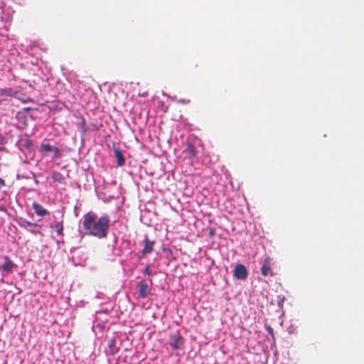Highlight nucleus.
Instances as JSON below:
<instances>
[{"instance_id": "nucleus-6", "label": "nucleus", "mask_w": 364, "mask_h": 364, "mask_svg": "<svg viewBox=\"0 0 364 364\" xmlns=\"http://www.w3.org/2000/svg\"><path fill=\"white\" fill-rule=\"evenodd\" d=\"M169 344L173 349H179L183 344V338L178 332L172 334L170 336Z\"/></svg>"}, {"instance_id": "nucleus-22", "label": "nucleus", "mask_w": 364, "mask_h": 364, "mask_svg": "<svg viewBox=\"0 0 364 364\" xmlns=\"http://www.w3.org/2000/svg\"><path fill=\"white\" fill-rule=\"evenodd\" d=\"M210 234L213 235V230L210 231Z\"/></svg>"}, {"instance_id": "nucleus-15", "label": "nucleus", "mask_w": 364, "mask_h": 364, "mask_svg": "<svg viewBox=\"0 0 364 364\" xmlns=\"http://www.w3.org/2000/svg\"><path fill=\"white\" fill-rule=\"evenodd\" d=\"M19 225L24 228V229H28V227H33V228H36L38 226H39V225L36 223H31L26 219H21V222L19 223Z\"/></svg>"}, {"instance_id": "nucleus-18", "label": "nucleus", "mask_w": 364, "mask_h": 364, "mask_svg": "<svg viewBox=\"0 0 364 364\" xmlns=\"http://www.w3.org/2000/svg\"><path fill=\"white\" fill-rule=\"evenodd\" d=\"M267 330H268L269 333H271L272 336H273V329L272 328V327L268 326Z\"/></svg>"}, {"instance_id": "nucleus-20", "label": "nucleus", "mask_w": 364, "mask_h": 364, "mask_svg": "<svg viewBox=\"0 0 364 364\" xmlns=\"http://www.w3.org/2000/svg\"><path fill=\"white\" fill-rule=\"evenodd\" d=\"M4 141V138L0 134V145L3 144V141Z\"/></svg>"}, {"instance_id": "nucleus-3", "label": "nucleus", "mask_w": 364, "mask_h": 364, "mask_svg": "<svg viewBox=\"0 0 364 364\" xmlns=\"http://www.w3.org/2000/svg\"><path fill=\"white\" fill-rule=\"evenodd\" d=\"M17 146L21 151L32 152L33 144L27 136H22L17 141Z\"/></svg>"}, {"instance_id": "nucleus-21", "label": "nucleus", "mask_w": 364, "mask_h": 364, "mask_svg": "<svg viewBox=\"0 0 364 364\" xmlns=\"http://www.w3.org/2000/svg\"><path fill=\"white\" fill-rule=\"evenodd\" d=\"M0 210H4V208H0Z\"/></svg>"}, {"instance_id": "nucleus-7", "label": "nucleus", "mask_w": 364, "mask_h": 364, "mask_svg": "<svg viewBox=\"0 0 364 364\" xmlns=\"http://www.w3.org/2000/svg\"><path fill=\"white\" fill-rule=\"evenodd\" d=\"M272 259L269 257H266L263 262V264H262V266L261 268L262 274L264 277H267L269 274L272 275Z\"/></svg>"}, {"instance_id": "nucleus-8", "label": "nucleus", "mask_w": 364, "mask_h": 364, "mask_svg": "<svg viewBox=\"0 0 364 364\" xmlns=\"http://www.w3.org/2000/svg\"><path fill=\"white\" fill-rule=\"evenodd\" d=\"M144 248L141 250V254L145 255L147 254H150L153 250L154 246L155 245L154 240H150L147 235L145 236L144 240L143 241Z\"/></svg>"}, {"instance_id": "nucleus-11", "label": "nucleus", "mask_w": 364, "mask_h": 364, "mask_svg": "<svg viewBox=\"0 0 364 364\" xmlns=\"http://www.w3.org/2000/svg\"><path fill=\"white\" fill-rule=\"evenodd\" d=\"M50 228L54 229L58 235H63V220L56 222L54 225H50Z\"/></svg>"}, {"instance_id": "nucleus-4", "label": "nucleus", "mask_w": 364, "mask_h": 364, "mask_svg": "<svg viewBox=\"0 0 364 364\" xmlns=\"http://www.w3.org/2000/svg\"><path fill=\"white\" fill-rule=\"evenodd\" d=\"M39 151L43 156L47 155L50 152L53 154V158H59L60 156V149L48 143L43 142L40 146Z\"/></svg>"}, {"instance_id": "nucleus-13", "label": "nucleus", "mask_w": 364, "mask_h": 364, "mask_svg": "<svg viewBox=\"0 0 364 364\" xmlns=\"http://www.w3.org/2000/svg\"><path fill=\"white\" fill-rule=\"evenodd\" d=\"M52 178L54 181L58 182L61 184H65V176L58 171H53L52 173Z\"/></svg>"}, {"instance_id": "nucleus-9", "label": "nucleus", "mask_w": 364, "mask_h": 364, "mask_svg": "<svg viewBox=\"0 0 364 364\" xmlns=\"http://www.w3.org/2000/svg\"><path fill=\"white\" fill-rule=\"evenodd\" d=\"M32 207L36 214L38 216H45L49 214V212L46 208L36 202L33 203Z\"/></svg>"}, {"instance_id": "nucleus-12", "label": "nucleus", "mask_w": 364, "mask_h": 364, "mask_svg": "<svg viewBox=\"0 0 364 364\" xmlns=\"http://www.w3.org/2000/svg\"><path fill=\"white\" fill-rule=\"evenodd\" d=\"M14 266V264L13 262L9 257H6L4 263L1 265V268L4 271L10 272L12 271Z\"/></svg>"}, {"instance_id": "nucleus-14", "label": "nucleus", "mask_w": 364, "mask_h": 364, "mask_svg": "<svg viewBox=\"0 0 364 364\" xmlns=\"http://www.w3.org/2000/svg\"><path fill=\"white\" fill-rule=\"evenodd\" d=\"M115 158L118 166H122L125 164V158L122 153L118 149H115Z\"/></svg>"}, {"instance_id": "nucleus-10", "label": "nucleus", "mask_w": 364, "mask_h": 364, "mask_svg": "<svg viewBox=\"0 0 364 364\" xmlns=\"http://www.w3.org/2000/svg\"><path fill=\"white\" fill-rule=\"evenodd\" d=\"M18 92L11 87L0 89V97H15Z\"/></svg>"}, {"instance_id": "nucleus-1", "label": "nucleus", "mask_w": 364, "mask_h": 364, "mask_svg": "<svg viewBox=\"0 0 364 364\" xmlns=\"http://www.w3.org/2000/svg\"><path fill=\"white\" fill-rule=\"evenodd\" d=\"M109 219L105 215L97 219V215L89 212L83 216L82 228L85 233L98 238L105 237L109 230Z\"/></svg>"}, {"instance_id": "nucleus-5", "label": "nucleus", "mask_w": 364, "mask_h": 364, "mask_svg": "<svg viewBox=\"0 0 364 364\" xmlns=\"http://www.w3.org/2000/svg\"><path fill=\"white\" fill-rule=\"evenodd\" d=\"M234 277L237 279H245L247 278L248 272L244 264H238L235 267L233 271Z\"/></svg>"}, {"instance_id": "nucleus-19", "label": "nucleus", "mask_w": 364, "mask_h": 364, "mask_svg": "<svg viewBox=\"0 0 364 364\" xmlns=\"http://www.w3.org/2000/svg\"><path fill=\"white\" fill-rule=\"evenodd\" d=\"M114 345V340H111L110 343H109V347L110 350H112V346Z\"/></svg>"}, {"instance_id": "nucleus-16", "label": "nucleus", "mask_w": 364, "mask_h": 364, "mask_svg": "<svg viewBox=\"0 0 364 364\" xmlns=\"http://www.w3.org/2000/svg\"><path fill=\"white\" fill-rule=\"evenodd\" d=\"M144 273L146 275H151L152 274L149 266H146V267L145 268V269L144 271Z\"/></svg>"}, {"instance_id": "nucleus-2", "label": "nucleus", "mask_w": 364, "mask_h": 364, "mask_svg": "<svg viewBox=\"0 0 364 364\" xmlns=\"http://www.w3.org/2000/svg\"><path fill=\"white\" fill-rule=\"evenodd\" d=\"M151 279L140 281L136 285L137 297L139 299L146 298L151 294Z\"/></svg>"}, {"instance_id": "nucleus-17", "label": "nucleus", "mask_w": 364, "mask_h": 364, "mask_svg": "<svg viewBox=\"0 0 364 364\" xmlns=\"http://www.w3.org/2000/svg\"><path fill=\"white\" fill-rule=\"evenodd\" d=\"M29 231L33 235L41 234V232L39 230H31Z\"/></svg>"}]
</instances>
